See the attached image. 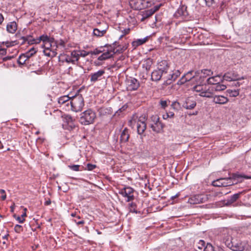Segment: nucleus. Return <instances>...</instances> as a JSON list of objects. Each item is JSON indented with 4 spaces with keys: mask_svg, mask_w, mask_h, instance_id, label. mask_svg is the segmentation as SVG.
Returning a JSON list of instances; mask_svg holds the SVG:
<instances>
[{
    "mask_svg": "<svg viewBox=\"0 0 251 251\" xmlns=\"http://www.w3.org/2000/svg\"><path fill=\"white\" fill-rule=\"evenodd\" d=\"M223 242L227 247L233 251H243L246 246L244 242L230 236L224 237Z\"/></svg>",
    "mask_w": 251,
    "mask_h": 251,
    "instance_id": "f257e3e1",
    "label": "nucleus"
},
{
    "mask_svg": "<svg viewBox=\"0 0 251 251\" xmlns=\"http://www.w3.org/2000/svg\"><path fill=\"white\" fill-rule=\"evenodd\" d=\"M96 118L95 112L89 109L80 114L79 121L82 125H88L93 124Z\"/></svg>",
    "mask_w": 251,
    "mask_h": 251,
    "instance_id": "f03ea898",
    "label": "nucleus"
},
{
    "mask_svg": "<svg viewBox=\"0 0 251 251\" xmlns=\"http://www.w3.org/2000/svg\"><path fill=\"white\" fill-rule=\"evenodd\" d=\"M72 110L77 112L82 110L84 105V100L81 95H76L71 97L70 101Z\"/></svg>",
    "mask_w": 251,
    "mask_h": 251,
    "instance_id": "7ed1b4c3",
    "label": "nucleus"
},
{
    "mask_svg": "<svg viewBox=\"0 0 251 251\" xmlns=\"http://www.w3.org/2000/svg\"><path fill=\"white\" fill-rule=\"evenodd\" d=\"M149 126L152 130L156 132H160L163 128V124L160 122L159 118L157 115H153L149 120Z\"/></svg>",
    "mask_w": 251,
    "mask_h": 251,
    "instance_id": "20e7f679",
    "label": "nucleus"
},
{
    "mask_svg": "<svg viewBox=\"0 0 251 251\" xmlns=\"http://www.w3.org/2000/svg\"><path fill=\"white\" fill-rule=\"evenodd\" d=\"M131 7L135 10H141L147 8L151 5L149 0H132L130 1Z\"/></svg>",
    "mask_w": 251,
    "mask_h": 251,
    "instance_id": "39448f33",
    "label": "nucleus"
},
{
    "mask_svg": "<svg viewBox=\"0 0 251 251\" xmlns=\"http://www.w3.org/2000/svg\"><path fill=\"white\" fill-rule=\"evenodd\" d=\"M135 190L131 187L127 186L125 187L119 191V194L123 197L126 198V201L129 202L134 199V193Z\"/></svg>",
    "mask_w": 251,
    "mask_h": 251,
    "instance_id": "423d86ee",
    "label": "nucleus"
},
{
    "mask_svg": "<svg viewBox=\"0 0 251 251\" xmlns=\"http://www.w3.org/2000/svg\"><path fill=\"white\" fill-rule=\"evenodd\" d=\"M146 117H140L136 122L135 120H132L130 121L131 124H136L137 132L139 134H142L145 131L147 127V124L145 123Z\"/></svg>",
    "mask_w": 251,
    "mask_h": 251,
    "instance_id": "0eeeda50",
    "label": "nucleus"
},
{
    "mask_svg": "<svg viewBox=\"0 0 251 251\" xmlns=\"http://www.w3.org/2000/svg\"><path fill=\"white\" fill-rule=\"evenodd\" d=\"M208 200L206 195L202 194L195 195L191 196L188 199V202L191 204H196L204 203Z\"/></svg>",
    "mask_w": 251,
    "mask_h": 251,
    "instance_id": "6e6552de",
    "label": "nucleus"
},
{
    "mask_svg": "<svg viewBox=\"0 0 251 251\" xmlns=\"http://www.w3.org/2000/svg\"><path fill=\"white\" fill-rule=\"evenodd\" d=\"M174 15L175 17L177 18H181L185 21L188 20L190 18L189 13L187 10V7L185 5L179 7Z\"/></svg>",
    "mask_w": 251,
    "mask_h": 251,
    "instance_id": "1a4fd4ad",
    "label": "nucleus"
},
{
    "mask_svg": "<svg viewBox=\"0 0 251 251\" xmlns=\"http://www.w3.org/2000/svg\"><path fill=\"white\" fill-rule=\"evenodd\" d=\"M126 84L127 88L129 91L136 90L140 86V83L138 80L133 77H130L127 79L126 80Z\"/></svg>",
    "mask_w": 251,
    "mask_h": 251,
    "instance_id": "9d476101",
    "label": "nucleus"
},
{
    "mask_svg": "<svg viewBox=\"0 0 251 251\" xmlns=\"http://www.w3.org/2000/svg\"><path fill=\"white\" fill-rule=\"evenodd\" d=\"M245 78V76L240 77L238 74L235 72L226 73L223 76V81L225 80L228 81L244 79Z\"/></svg>",
    "mask_w": 251,
    "mask_h": 251,
    "instance_id": "9b49d317",
    "label": "nucleus"
},
{
    "mask_svg": "<svg viewBox=\"0 0 251 251\" xmlns=\"http://www.w3.org/2000/svg\"><path fill=\"white\" fill-rule=\"evenodd\" d=\"M197 104L196 99L193 97H188L183 101L182 107L186 109H193Z\"/></svg>",
    "mask_w": 251,
    "mask_h": 251,
    "instance_id": "f8f14e48",
    "label": "nucleus"
},
{
    "mask_svg": "<svg viewBox=\"0 0 251 251\" xmlns=\"http://www.w3.org/2000/svg\"><path fill=\"white\" fill-rule=\"evenodd\" d=\"M242 176L237 174H233L232 177H225L222 178L224 180L222 181V183H225L226 184L224 185V186H222L223 187H226L227 186H231L234 184V183H236L237 181V178H240Z\"/></svg>",
    "mask_w": 251,
    "mask_h": 251,
    "instance_id": "ddd939ff",
    "label": "nucleus"
},
{
    "mask_svg": "<svg viewBox=\"0 0 251 251\" xmlns=\"http://www.w3.org/2000/svg\"><path fill=\"white\" fill-rule=\"evenodd\" d=\"M104 74L105 71L103 70H100L97 72L91 73L90 75L91 82H96L97 81L101 80L102 76Z\"/></svg>",
    "mask_w": 251,
    "mask_h": 251,
    "instance_id": "4468645a",
    "label": "nucleus"
},
{
    "mask_svg": "<svg viewBox=\"0 0 251 251\" xmlns=\"http://www.w3.org/2000/svg\"><path fill=\"white\" fill-rule=\"evenodd\" d=\"M169 68V64L166 60H162L158 63L157 70L161 72L163 74L167 73Z\"/></svg>",
    "mask_w": 251,
    "mask_h": 251,
    "instance_id": "2eb2a0df",
    "label": "nucleus"
},
{
    "mask_svg": "<svg viewBox=\"0 0 251 251\" xmlns=\"http://www.w3.org/2000/svg\"><path fill=\"white\" fill-rule=\"evenodd\" d=\"M208 84L215 85L218 84L219 82H223V79L220 75H217L214 76L209 77L206 81Z\"/></svg>",
    "mask_w": 251,
    "mask_h": 251,
    "instance_id": "dca6fc26",
    "label": "nucleus"
},
{
    "mask_svg": "<svg viewBox=\"0 0 251 251\" xmlns=\"http://www.w3.org/2000/svg\"><path fill=\"white\" fill-rule=\"evenodd\" d=\"M243 192H239L230 196L226 201V205H230L236 201L240 197Z\"/></svg>",
    "mask_w": 251,
    "mask_h": 251,
    "instance_id": "f3484780",
    "label": "nucleus"
},
{
    "mask_svg": "<svg viewBox=\"0 0 251 251\" xmlns=\"http://www.w3.org/2000/svg\"><path fill=\"white\" fill-rule=\"evenodd\" d=\"M212 98H213V101L215 103L223 104L226 103L228 101L226 97L221 95L215 96Z\"/></svg>",
    "mask_w": 251,
    "mask_h": 251,
    "instance_id": "a211bd4d",
    "label": "nucleus"
},
{
    "mask_svg": "<svg viewBox=\"0 0 251 251\" xmlns=\"http://www.w3.org/2000/svg\"><path fill=\"white\" fill-rule=\"evenodd\" d=\"M58 60L59 62H66L68 63H74L73 60L71 59V56L64 53L60 54L58 56Z\"/></svg>",
    "mask_w": 251,
    "mask_h": 251,
    "instance_id": "6ab92c4d",
    "label": "nucleus"
},
{
    "mask_svg": "<svg viewBox=\"0 0 251 251\" xmlns=\"http://www.w3.org/2000/svg\"><path fill=\"white\" fill-rule=\"evenodd\" d=\"M164 74L157 69L153 71L151 73V79L152 81H157L160 80Z\"/></svg>",
    "mask_w": 251,
    "mask_h": 251,
    "instance_id": "aec40b11",
    "label": "nucleus"
},
{
    "mask_svg": "<svg viewBox=\"0 0 251 251\" xmlns=\"http://www.w3.org/2000/svg\"><path fill=\"white\" fill-rule=\"evenodd\" d=\"M129 137L128 129L125 128L122 132L120 136V141L122 143H126L128 141Z\"/></svg>",
    "mask_w": 251,
    "mask_h": 251,
    "instance_id": "412c9836",
    "label": "nucleus"
},
{
    "mask_svg": "<svg viewBox=\"0 0 251 251\" xmlns=\"http://www.w3.org/2000/svg\"><path fill=\"white\" fill-rule=\"evenodd\" d=\"M215 2L214 0H197L196 3L202 7L212 6Z\"/></svg>",
    "mask_w": 251,
    "mask_h": 251,
    "instance_id": "4be33fe9",
    "label": "nucleus"
},
{
    "mask_svg": "<svg viewBox=\"0 0 251 251\" xmlns=\"http://www.w3.org/2000/svg\"><path fill=\"white\" fill-rule=\"evenodd\" d=\"M17 29V25L15 22H10L6 25V30L9 33H14Z\"/></svg>",
    "mask_w": 251,
    "mask_h": 251,
    "instance_id": "5701e85b",
    "label": "nucleus"
},
{
    "mask_svg": "<svg viewBox=\"0 0 251 251\" xmlns=\"http://www.w3.org/2000/svg\"><path fill=\"white\" fill-rule=\"evenodd\" d=\"M180 75V72L179 70H176L174 73L170 75L169 77L167 80V83L170 84L172 81H175Z\"/></svg>",
    "mask_w": 251,
    "mask_h": 251,
    "instance_id": "b1692460",
    "label": "nucleus"
},
{
    "mask_svg": "<svg viewBox=\"0 0 251 251\" xmlns=\"http://www.w3.org/2000/svg\"><path fill=\"white\" fill-rule=\"evenodd\" d=\"M226 88V86L225 85L221 84V82H219L218 84H216L210 87L211 90L215 91H223L225 90Z\"/></svg>",
    "mask_w": 251,
    "mask_h": 251,
    "instance_id": "393cba45",
    "label": "nucleus"
},
{
    "mask_svg": "<svg viewBox=\"0 0 251 251\" xmlns=\"http://www.w3.org/2000/svg\"><path fill=\"white\" fill-rule=\"evenodd\" d=\"M195 78V75L191 76L190 77H187V78H186L185 75H184L181 78L177 81V84L181 85L184 84L187 81H189L193 80Z\"/></svg>",
    "mask_w": 251,
    "mask_h": 251,
    "instance_id": "a878e982",
    "label": "nucleus"
},
{
    "mask_svg": "<svg viewBox=\"0 0 251 251\" xmlns=\"http://www.w3.org/2000/svg\"><path fill=\"white\" fill-rule=\"evenodd\" d=\"M70 56H71L72 60L74 61V63H73V64H75V62L78 61L79 59V51L73 50L71 52Z\"/></svg>",
    "mask_w": 251,
    "mask_h": 251,
    "instance_id": "bb28decb",
    "label": "nucleus"
},
{
    "mask_svg": "<svg viewBox=\"0 0 251 251\" xmlns=\"http://www.w3.org/2000/svg\"><path fill=\"white\" fill-rule=\"evenodd\" d=\"M148 39V37H146L143 39H138L136 41L132 42V45L133 47L136 48L139 46H140L144 43H145Z\"/></svg>",
    "mask_w": 251,
    "mask_h": 251,
    "instance_id": "cd10ccee",
    "label": "nucleus"
},
{
    "mask_svg": "<svg viewBox=\"0 0 251 251\" xmlns=\"http://www.w3.org/2000/svg\"><path fill=\"white\" fill-rule=\"evenodd\" d=\"M154 13L152 12L151 9L145 10L142 12V18L141 21H144L145 19L150 17L152 16Z\"/></svg>",
    "mask_w": 251,
    "mask_h": 251,
    "instance_id": "c85d7f7f",
    "label": "nucleus"
},
{
    "mask_svg": "<svg viewBox=\"0 0 251 251\" xmlns=\"http://www.w3.org/2000/svg\"><path fill=\"white\" fill-rule=\"evenodd\" d=\"M199 96L208 98L213 97L212 93L210 91V89H206L205 86L204 87V90L201 93H200Z\"/></svg>",
    "mask_w": 251,
    "mask_h": 251,
    "instance_id": "c756f323",
    "label": "nucleus"
},
{
    "mask_svg": "<svg viewBox=\"0 0 251 251\" xmlns=\"http://www.w3.org/2000/svg\"><path fill=\"white\" fill-rule=\"evenodd\" d=\"M64 119L66 122L69 125L71 129H73L75 127L73 123L74 120L71 116H65Z\"/></svg>",
    "mask_w": 251,
    "mask_h": 251,
    "instance_id": "7c9ffc66",
    "label": "nucleus"
},
{
    "mask_svg": "<svg viewBox=\"0 0 251 251\" xmlns=\"http://www.w3.org/2000/svg\"><path fill=\"white\" fill-rule=\"evenodd\" d=\"M113 57V54L110 53L109 51H106L103 52L101 55H100L98 59L100 61L105 60L106 59Z\"/></svg>",
    "mask_w": 251,
    "mask_h": 251,
    "instance_id": "2f4dec72",
    "label": "nucleus"
},
{
    "mask_svg": "<svg viewBox=\"0 0 251 251\" xmlns=\"http://www.w3.org/2000/svg\"><path fill=\"white\" fill-rule=\"evenodd\" d=\"M50 41L49 36L47 35H42L40 36L38 38L36 39V44H39L41 41H42L43 44Z\"/></svg>",
    "mask_w": 251,
    "mask_h": 251,
    "instance_id": "473e14b6",
    "label": "nucleus"
},
{
    "mask_svg": "<svg viewBox=\"0 0 251 251\" xmlns=\"http://www.w3.org/2000/svg\"><path fill=\"white\" fill-rule=\"evenodd\" d=\"M68 167L74 171H81L83 170V167L79 165H70Z\"/></svg>",
    "mask_w": 251,
    "mask_h": 251,
    "instance_id": "72a5a7b5",
    "label": "nucleus"
},
{
    "mask_svg": "<svg viewBox=\"0 0 251 251\" xmlns=\"http://www.w3.org/2000/svg\"><path fill=\"white\" fill-rule=\"evenodd\" d=\"M70 100H71V97L67 95L63 96L58 99V102L59 104H62Z\"/></svg>",
    "mask_w": 251,
    "mask_h": 251,
    "instance_id": "f704fd0d",
    "label": "nucleus"
},
{
    "mask_svg": "<svg viewBox=\"0 0 251 251\" xmlns=\"http://www.w3.org/2000/svg\"><path fill=\"white\" fill-rule=\"evenodd\" d=\"M106 33V30H100L98 28H95L93 30V34L98 37H101Z\"/></svg>",
    "mask_w": 251,
    "mask_h": 251,
    "instance_id": "c9c22d12",
    "label": "nucleus"
},
{
    "mask_svg": "<svg viewBox=\"0 0 251 251\" xmlns=\"http://www.w3.org/2000/svg\"><path fill=\"white\" fill-rule=\"evenodd\" d=\"M224 180L225 179L221 178L218 179L217 180H214L212 182V184L213 185V186L215 187H223L222 186H224V185L226 184L225 183L223 184L222 183V181Z\"/></svg>",
    "mask_w": 251,
    "mask_h": 251,
    "instance_id": "e433bc0d",
    "label": "nucleus"
},
{
    "mask_svg": "<svg viewBox=\"0 0 251 251\" xmlns=\"http://www.w3.org/2000/svg\"><path fill=\"white\" fill-rule=\"evenodd\" d=\"M22 39H23L24 42L27 41V42L29 44H36L35 41L36 40V39L32 38V37L30 36H27L26 37H22Z\"/></svg>",
    "mask_w": 251,
    "mask_h": 251,
    "instance_id": "4c0bfd02",
    "label": "nucleus"
},
{
    "mask_svg": "<svg viewBox=\"0 0 251 251\" xmlns=\"http://www.w3.org/2000/svg\"><path fill=\"white\" fill-rule=\"evenodd\" d=\"M226 92L229 94L230 97H235L239 95V90H227Z\"/></svg>",
    "mask_w": 251,
    "mask_h": 251,
    "instance_id": "58836bf2",
    "label": "nucleus"
},
{
    "mask_svg": "<svg viewBox=\"0 0 251 251\" xmlns=\"http://www.w3.org/2000/svg\"><path fill=\"white\" fill-rule=\"evenodd\" d=\"M201 74H203L201 76L203 77H206L207 76L212 75L213 74V72L211 70L208 69H203L201 70Z\"/></svg>",
    "mask_w": 251,
    "mask_h": 251,
    "instance_id": "ea45409f",
    "label": "nucleus"
},
{
    "mask_svg": "<svg viewBox=\"0 0 251 251\" xmlns=\"http://www.w3.org/2000/svg\"><path fill=\"white\" fill-rule=\"evenodd\" d=\"M27 60V59L25 56V54H21L18 59V63L20 65H23L25 63L26 61Z\"/></svg>",
    "mask_w": 251,
    "mask_h": 251,
    "instance_id": "a19ab883",
    "label": "nucleus"
},
{
    "mask_svg": "<svg viewBox=\"0 0 251 251\" xmlns=\"http://www.w3.org/2000/svg\"><path fill=\"white\" fill-rule=\"evenodd\" d=\"M100 113L101 114H111L112 113V109L110 107L109 108H101L100 109Z\"/></svg>",
    "mask_w": 251,
    "mask_h": 251,
    "instance_id": "79ce46f5",
    "label": "nucleus"
},
{
    "mask_svg": "<svg viewBox=\"0 0 251 251\" xmlns=\"http://www.w3.org/2000/svg\"><path fill=\"white\" fill-rule=\"evenodd\" d=\"M204 87L202 85H196L193 87V89L194 91L201 93L204 90Z\"/></svg>",
    "mask_w": 251,
    "mask_h": 251,
    "instance_id": "37998d69",
    "label": "nucleus"
},
{
    "mask_svg": "<svg viewBox=\"0 0 251 251\" xmlns=\"http://www.w3.org/2000/svg\"><path fill=\"white\" fill-rule=\"evenodd\" d=\"M151 64V61L150 59H148L143 64V68L145 69V70L148 72L150 70Z\"/></svg>",
    "mask_w": 251,
    "mask_h": 251,
    "instance_id": "c03bdc74",
    "label": "nucleus"
},
{
    "mask_svg": "<svg viewBox=\"0 0 251 251\" xmlns=\"http://www.w3.org/2000/svg\"><path fill=\"white\" fill-rule=\"evenodd\" d=\"M193 73H194V71H189L186 74L184 75L186 77V78H187V77H190L191 76L195 75V78L193 80H192V81H195L197 79V74H199L200 73L198 71L195 72V75H193Z\"/></svg>",
    "mask_w": 251,
    "mask_h": 251,
    "instance_id": "a18cd8bd",
    "label": "nucleus"
},
{
    "mask_svg": "<svg viewBox=\"0 0 251 251\" xmlns=\"http://www.w3.org/2000/svg\"><path fill=\"white\" fill-rule=\"evenodd\" d=\"M205 243L203 240H201L199 241L196 246V247L200 250H202L203 248H204Z\"/></svg>",
    "mask_w": 251,
    "mask_h": 251,
    "instance_id": "49530a36",
    "label": "nucleus"
},
{
    "mask_svg": "<svg viewBox=\"0 0 251 251\" xmlns=\"http://www.w3.org/2000/svg\"><path fill=\"white\" fill-rule=\"evenodd\" d=\"M53 46V45L51 44L49 41L45 44H43L42 45V48H44V49H50L52 48Z\"/></svg>",
    "mask_w": 251,
    "mask_h": 251,
    "instance_id": "de8ad7c7",
    "label": "nucleus"
},
{
    "mask_svg": "<svg viewBox=\"0 0 251 251\" xmlns=\"http://www.w3.org/2000/svg\"><path fill=\"white\" fill-rule=\"evenodd\" d=\"M104 47H109L110 48L108 49L107 51H109L110 53L113 54V56L116 53V51H115V48L114 47H112L111 45H109L106 44L104 46Z\"/></svg>",
    "mask_w": 251,
    "mask_h": 251,
    "instance_id": "09e8293b",
    "label": "nucleus"
},
{
    "mask_svg": "<svg viewBox=\"0 0 251 251\" xmlns=\"http://www.w3.org/2000/svg\"><path fill=\"white\" fill-rule=\"evenodd\" d=\"M203 251H214V250L211 244L207 243L206 246L203 249Z\"/></svg>",
    "mask_w": 251,
    "mask_h": 251,
    "instance_id": "8fccbe9b",
    "label": "nucleus"
},
{
    "mask_svg": "<svg viewBox=\"0 0 251 251\" xmlns=\"http://www.w3.org/2000/svg\"><path fill=\"white\" fill-rule=\"evenodd\" d=\"M23 230V227L22 226L19 225H16L14 227V230L16 233H20Z\"/></svg>",
    "mask_w": 251,
    "mask_h": 251,
    "instance_id": "3c124183",
    "label": "nucleus"
},
{
    "mask_svg": "<svg viewBox=\"0 0 251 251\" xmlns=\"http://www.w3.org/2000/svg\"><path fill=\"white\" fill-rule=\"evenodd\" d=\"M130 206V211L132 212L137 213V211L135 209V207H136V205L135 203L132 202L129 204Z\"/></svg>",
    "mask_w": 251,
    "mask_h": 251,
    "instance_id": "603ef678",
    "label": "nucleus"
},
{
    "mask_svg": "<svg viewBox=\"0 0 251 251\" xmlns=\"http://www.w3.org/2000/svg\"><path fill=\"white\" fill-rule=\"evenodd\" d=\"M103 51V50H100L98 49H96L93 51H91L90 53L92 55H97L99 54Z\"/></svg>",
    "mask_w": 251,
    "mask_h": 251,
    "instance_id": "864d4df0",
    "label": "nucleus"
},
{
    "mask_svg": "<svg viewBox=\"0 0 251 251\" xmlns=\"http://www.w3.org/2000/svg\"><path fill=\"white\" fill-rule=\"evenodd\" d=\"M86 169L88 171H92L93 170H94L95 168H96V165H94V164H90V163H88L87 164V166H86Z\"/></svg>",
    "mask_w": 251,
    "mask_h": 251,
    "instance_id": "5fc2aeb1",
    "label": "nucleus"
},
{
    "mask_svg": "<svg viewBox=\"0 0 251 251\" xmlns=\"http://www.w3.org/2000/svg\"><path fill=\"white\" fill-rule=\"evenodd\" d=\"M0 193L2 195L1 199L3 201H4L6 198V195L5 194V191L3 189H0Z\"/></svg>",
    "mask_w": 251,
    "mask_h": 251,
    "instance_id": "6e6d98bb",
    "label": "nucleus"
},
{
    "mask_svg": "<svg viewBox=\"0 0 251 251\" xmlns=\"http://www.w3.org/2000/svg\"><path fill=\"white\" fill-rule=\"evenodd\" d=\"M56 54L57 52L52 48H51L50 54H48V56L52 58L55 57Z\"/></svg>",
    "mask_w": 251,
    "mask_h": 251,
    "instance_id": "4d7b16f0",
    "label": "nucleus"
},
{
    "mask_svg": "<svg viewBox=\"0 0 251 251\" xmlns=\"http://www.w3.org/2000/svg\"><path fill=\"white\" fill-rule=\"evenodd\" d=\"M162 6V4H160L157 5H155L153 8H151V10H152V12L154 13L156 11L158 10L160 7Z\"/></svg>",
    "mask_w": 251,
    "mask_h": 251,
    "instance_id": "13d9d810",
    "label": "nucleus"
},
{
    "mask_svg": "<svg viewBox=\"0 0 251 251\" xmlns=\"http://www.w3.org/2000/svg\"><path fill=\"white\" fill-rule=\"evenodd\" d=\"M25 56L26 57V58L27 59V60L30 57H31L32 55H33L34 54H33V53H31L29 51H27L25 54H24Z\"/></svg>",
    "mask_w": 251,
    "mask_h": 251,
    "instance_id": "bf43d9fd",
    "label": "nucleus"
},
{
    "mask_svg": "<svg viewBox=\"0 0 251 251\" xmlns=\"http://www.w3.org/2000/svg\"><path fill=\"white\" fill-rule=\"evenodd\" d=\"M49 39H50V43L51 44H52L53 45V44H55L56 46V47H57V42L55 41L53 37H49Z\"/></svg>",
    "mask_w": 251,
    "mask_h": 251,
    "instance_id": "052dcab7",
    "label": "nucleus"
},
{
    "mask_svg": "<svg viewBox=\"0 0 251 251\" xmlns=\"http://www.w3.org/2000/svg\"><path fill=\"white\" fill-rule=\"evenodd\" d=\"M51 49H44L43 52L46 56H48V54H50Z\"/></svg>",
    "mask_w": 251,
    "mask_h": 251,
    "instance_id": "680f3d73",
    "label": "nucleus"
},
{
    "mask_svg": "<svg viewBox=\"0 0 251 251\" xmlns=\"http://www.w3.org/2000/svg\"><path fill=\"white\" fill-rule=\"evenodd\" d=\"M90 54H91L90 51H89V52L84 51V53L79 52L80 56H82V57H85Z\"/></svg>",
    "mask_w": 251,
    "mask_h": 251,
    "instance_id": "e2e57ef3",
    "label": "nucleus"
},
{
    "mask_svg": "<svg viewBox=\"0 0 251 251\" xmlns=\"http://www.w3.org/2000/svg\"><path fill=\"white\" fill-rule=\"evenodd\" d=\"M16 220L19 222V223H23L24 221H25V219L24 218H23L19 216H17L16 218Z\"/></svg>",
    "mask_w": 251,
    "mask_h": 251,
    "instance_id": "0e129e2a",
    "label": "nucleus"
},
{
    "mask_svg": "<svg viewBox=\"0 0 251 251\" xmlns=\"http://www.w3.org/2000/svg\"><path fill=\"white\" fill-rule=\"evenodd\" d=\"M160 103L162 106V107L163 108H165V107L167 106V101L166 100H161L160 102Z\"/></svg>",
    "mask_w": 251,
    "mask_h": 251,
    "instance_id": "69168bd1",
    "label": "nucleus"
},
{
    "mask_svg": "<svg viewBox=\"0 0 251 251\" xmlns=\"http://www.w3.org/2000/svg\"><path fill=\"white\" fill-rule=\"evenodd\" d=\"M28 51L30 52H31V53L32 52V53H33V54H34L37 51V50L36 48H35L34 47H32Z\"/></svg>",
    "mask_w": 251,
    "mask_h": 251,
    "instance_id": "338daca9",
    "label": "nucleus"
},
{
    "mask_svg": "<svg viewBox=\"0 0 251 251\" xmlns=\"http://www.w3.org/2000/svg\"><path fill=\"white\" fill-rule=\"evenodd\" d=\"M174 113L172 112H169L167 113V118H173L174 117Z\"/></svg>",
    "mask_w": 251,
    "mask_h": 251,
    "instance_id": "774afa93",
    "label": "nucleus"
}]
</instances>
